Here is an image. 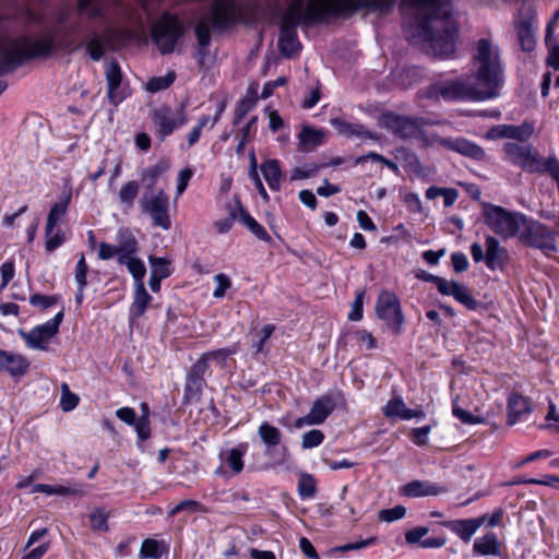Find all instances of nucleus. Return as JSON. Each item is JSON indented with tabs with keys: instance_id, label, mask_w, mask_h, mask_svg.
<instances>
[{
	"instance_id": "38",
	"label": "nucleus",
	"mask_w": 559,
	"mask_h": 559,
	"mask_svg": "<svg viewBox=\"0 0 559 559\" xmlns=\"http://www.w3.org/2000/svg\"><path fill=\"white\" fill-rule=\"evenodd\" d=\"M140 182L136 180H130L123 183L118 192V199L124 210L133 207L134 202L140 193Z\"/></svg>"
},
{
	"instance_id": "27",
	"label": "nucleus",
	"mask_w": 559,
	"mask_h": 559,
	"mask_svg": "<svg viewBox=\"0 0 559 559\" xmlns=\"http://www.w3.org/2000/svg\"><path fill=\"white\" fill-rule=\"evenodd\" d=\"M151 301L152 296L147 293L144 283H135L133 301L129 311L130 320L135 321L141 318L145 313Z\"/></svg>"
},
{
	"instance_id": "51",
	"label": "nucleus",
	"mask_w": 559,
	"mask_h": 559,
	"mask_svg": "<svg viewBox=\"0 0 559 559\" xmlns=\"http://www.w3.org/2000/svg\"><path fill=\"white\" fill-rule=\"evenodd\" d=\"M416 277L421 280V281H424V282H428V283L435 284L437 286V288H438V292L441 295L448 293V283H449V281H447L443 277L430 274V273H428L426 271H423V270L417 273Z\"/></svg>"
},
{
	"instance_id": "62",
	"label": "nucleus",
	"mask_w": 559,
	"mask_h": 559,
	"mask_svg": "<svg viewBox=\"0 0 559 559\" xmlns=\"http://www.w3.org/2000/svg\"><path fill=\"white\" fill-rule=\"evenodd\" d=\"M202 504L195 500H183L169 511V516H174L181 511L189 510L191 512L200 511Z\"/></svg>"
},
{
	"instance_id": "58",
	"label": "nucleus",
	"mask_w": 559,
	"mask_h": 559,
	"mask_svg": "<svg viewBox=\"0 0 559 559\" xmlns=\"http://www.w3.org/2000/svg\"><path fill=\"white\" fill-rule=\"evenodd\" d=\"M45 248L47 251L52 252L64 242V234L59 229L56 233L46 234Z\"/></svg>"
},
{
	"instance_id": "6",
	"label": "nucleus",
	"mask_w": 559,
	"mask_h": 559,
	"mask_svg": "<svg viewBox=\"0 0 559 559\" xmlns=\"http://www.w3.org/2000/svg\"><path fill=\"white\" fill-rule=\"evenodd\" d=\"M241 13L236 0H213L210 12L200 19L194 27L198 40L195 58L199 67L204 66V59L210 53L211 26L216 32H223L236 24Z\"/></svg>"
},
{
	"instance_id": "34",
	"label": "nucleus",
	"mask_w": 559,
	"mask_h": 559,
	"mask_svg": "<svg viewBox=\"0 0 559 559\" xmlns=\"http://www.w3.org/2000/svg\"><path fill=\"white\" fill-rule=\"evenodd\" d=\"M260 169L269 187L274 191H278L282 178L280 162L277 159H267L262 163Z\"/></svg>"
},
{
	"instance_id": "64",
	"label": "nucleus",
	"mask_w": 559,
	"mask_h": 559,
	"mask_svg": "<svg viewBox=\"0 0 559 559\" xmlns=\"http://www.w3.org/2000/svg\"><path fill=\"white\" fill-rule=\"evenodd\" d=\"M453 415L456 418H459L463 424H479V423L484 421L483 418L477 417V416L471 414L469 412H467L461 407H457V406L453 407Z\"/></svg>"
},
{
	"instance_id": "24",
	"label": "nucleus",
	"mask_w": 559,
	"mask_h": 559,
	"mask_svg": "<svg viewBox=\"0 0 559 559\" xmlns=\"http://www.w3.org/2000/svg\"><path fill=\"white\" fill-rule=\"evenodd\" d=\"M486 246V257L485 264L491 270H502L508 260V251L503 247L500 246L499 240L493 236H486L485 238Z\"/></svg>"
},
{
	"instance_id": "22",
	"label": "nucleus",
	"mask_w": 559,
	"mask_h": 559,
	"mask_svg": "<svg viewBox=\"0 0 559 559\" xmlns=\"http://www.w3.org/2000/svg\"><path fill=\"white\" fill-rule=\"evenodd\" d=\"M105 74L108 84V100L111 105L118 106L127 97V94L120 88L122 72L119 63L116 60H111L106 67Z\"/></svg>"
},
{
	"instance_id": "31",
	"label": "nucleus",
	"mask_w": 559,
	"mask_h": 559,
	"mask_svg": "<svg viewBox=\"0 0 559 559\" xmlns=\"http://www.w3.org/2000/svg\"><path fill=\"white\" fill-rule=\"evenodd\" d=\"M236 210L239 214V221L259 239L262 241H271V236L265 228L259 224L242 206L239 197H236Z\"/></svg>"
},
{
	"instance_id": "29",
	"label": "nucleus",
	"mask_w": 559,
	"mask_h": 559,
	"mask_svg": "<svg viewBox=\"0 0 559 559\" xmlns=\"http://www.w3.org/2000/svg\"><path fill=\"white\" fill-rule=\"evenodd\" d=\"M444 296H453V298L465 306L468 310H477L480 302L477 301L471 294L468 288L459 282L451 281L448 283V293Z\"/></svg>"
},
{
	"instance_id": "52",
	"label": "nucleus",
	"mask_w": 559,
	"mask_h": 559,
	"mask_svg": "<svg viewBox=\"0 0 559 559\" xmlns=\"http://www.w3.org/2000/svg\"><path fill=\"white\" fill-rule=\"evenodd\" d=\"M406 514V508L403 506H395L391 509H383L379 511L378 519L383 522H393L401 520Z\"/></svg>"
},
{
	"instance_id": "61",
	"label": "nucleus",
	"mask_w": 559,
	"mask_h": 559,
	"mask_svg": "<svg viewBox=\"0 0 559 559\" xmlns=\"http://www.w3.org/2000/svg\"><path fill=\"white\" fill-rule=\"evenodd\" d=\"M136 435L141 441H145L151 436V426L150 419L146 415H141V417L134 424Z\"/></svg>"
},
{
	"instance_id": "18",
	"label": "nucleus",
	"mask_w": 559,
	"mask_h": 559,
	"mask_svg": "<svg viewBox=\"0 0 559 559\" xmlns=\"http://www.w3.org/2000/svg\"><path fill=\"white\" fill-rule=\"evenodd\" d=\"M340 400H343V394L340 390H331L319 396L314 400L310 408V419H312L316 425L323 424L333 413L336 402Z\"/></svg>"
},
{
	"instance_id": "63",
	"label": "nucleus",
	"mask_w": 559,
	"mask_h": 559,
	"mask_svg": "<svg viewBox=\"0 0 559 559\" xmlns=\"http://www.w3.org/2000/svg\"><path fill=\"white\" fill-rule=\"evenodd\" d=\"M0 272H1L0 290H3L8 286L10 281L13 278V276H14V263H13V261L4 262L1 265V267H0Z\"/></svg>"
},
{
	"instance_id": "53",
	"label": "nucleus",
	"mask_w": 559,
	"mask_h": 559,
	"mask_svg": "<svg viewBox=\"0 0 559 559\" xmlns=\"http://www.w3.org/2000/svg\"><path fill=\"white\" fill-rule=\"evenodd\" d=\"M324 440V433L319 429H312L304 433L301 445L304 449H311L320 445Z\"/></svg>"
},
{
	"instance_id": "19",
	"label": "nucleus",
	"mask_w": 559,
	"mask_h": 559,
	"mask_svg": "<svg viewBox=\"0 0 559 559\" xmlns=\"http://www.w3.org/2000/svg\"><path fill=\"white\" fill-rule=\"evenodd\" d=\"M534 132L532 123L524 122L521 126L499 124L490 128L486 133V139H513L518 141H526Z\"/></svg>"
},
{
	"instance_id": "32",
	"label": "nucleus",
	"mask_w": 559,
	"mask_h": 559,
	"mask_svg": "<svg viewBox=\"0 0 559 559\" xmlns=\"http://www.w3.org/2000/svg\"><path fill=\"white\" fill-rule=\"evenodd\" d=\"M324 138L325 134L322 130L304 126L298 134L299 150L304 152H311L323 144Z\"/></svg>"
},
{
	"instance_id": "49",
	"label": "nucleus",
	"mask_w": 559,
	"mask_h": 559,
	"mask_svg": "<svg viewBox=\"0 0 559 559\" xmlns=\"http://www.w3.org/2000/svg\"><path fill=\"white\" fill-rule=\"evenodd\" d=\"M79 396L74 393H72L69 389V385L67 383H63L61 385V399H60V406L62 411L70 412L76 407L79 404Z\"/></svg>"
},
{
	"instance_id": "46",
	"label": "nucleus",
	"mask_w": 559,
	"mask_h": 559,
	"mask_svg": "<svg viewBox=\"0 0 559 559\" xmlns=\"http://www.w3.org/2000/svg\"><path fill=\"white\" fill-rule=\"evenodd\" d=\"M317 492L316 480L312 475L302 473L298 481V495L302 498H312Z\"/></svg>"
},
{
	"instance_id": "36",
	"label": "nucleus",
	"mask_w": 559,
	"mask_h": 559,
	"mask_svg": "<svg viewBox=\"0 0 559 559\" xmlns=\"http://www.w3.org/2000/svg\"><path fill=\"white\" fill-rule=\"evenodd\" d=\"M473 549L475 552L483 556L500 555V546L495 533H487L481 538L476 539Z\"/></svg>"
},
{
	"instance_id": "26",
	"label": "nucleus",
	"mask_w": 559,
	"mask_h": 559,
	"mask_svg": "<svg viewBox=\"0 0 559 559\" xmlns=\"http://www.w3.org/2000/svg\"><path fill=\"white\" fill-rule=\"evenodd\" d=\"M428 532V527L416 526L405 533V542L409 545L419 543L421 548H440L445 545L447 538L442 536L423 539Z\"/></svg>"
},
{
	"instance_id": "3",
	"label": "nucleus",
	"mask_w": 559,
	"mask_h": 559,
	"mask_svg": "<svg viewBox=\"0 0 559 559\" xmlns=\"http://www.w3.org/2000/svg\"><path fill=\"white\" fill-rule=\"evenodd\" d=\"M402 5L415 11L417 35L435 56L449 58L454 55L459 26L452 19L449 0H402Z\"/></svg>"
},
{
	"instance_id": "15",
	"label": "nucleus",
	"mask_w": 559,
	"mask_h": 559,
	"mask_svg": "<svg viewBox=\"0 0 559 559\" xmlns=\"http://www.w3.org/2000/svg\"><path fill=\"white\" fill-rule=\"evenodd\" d=\"M153 121L162 140L169 136L177 128L187 122L186 104L182 103L173 110L168 106H162L154 110Z\"/></svg>"
},
{
	"instance_id": "55",
	"label": "nucleus",
	"mask_w": 559,
	"mask_h": 559,
	"mask_svg": "<svg viewBox=\"0 0 559 559\" xmlns=\"http://www.w3.org/2000/svg\"><path fill=\"white\" fill-rule=\"evenodd\" d=\"M59 301V296L57 295H40L34 294L29 298V302L34 307H39L43 310L48 309L55 306Z\"/></svg>"
},
{
	"instance_id": "35",
	"label": "nucleus",
	"mask_w": 559,
	"mask_h": 559,
	"mask_svg": "<svg viewBox=\"0 0 559 559\" xmlns=\"http://www.w3.org/2000/svg\"><path fill=\"white\" fill-rule=\"evenodd\" d=\"M71 192L69 191L59 202L51 206L47 215L46 234L52 233L59 222V218L67 213L68 206L71 202Z\"/></svg>"
},
{
	"instance_id": "47",
	"label": "nucleus",
	"mask_w": 559,
	"mask_h": 559,
	"mask_svg": "<svg viewBox=\"0 0 559 559\" xmlns=\"http://www.w3.org/2000/svg\"><path fill=\"white\" fill-rule=\"evenodd\" d=\"M229 215L223 219L214 223V227L217 233L224 234L230 230L235 219H239L238 211L236 210V197L234 198V205H228Z\"/></svg>"
},
{
	"instance_id": "30",
	"label": "nucleus",
	"mask_w": 559,
	"mask_h": 559,
	"mask_svg": "<svg viewBox=\"0 0 559 559\" xmlns=\"http://www.w3.org/2000/svg\"><path fill=\"white\" fill-rule=\"evenodd\" d=\"M383 414L388 418L399 417L404 420H409L412 418L421 416L423 412L407 408L401 397H395L388 401L383 408Z\"/></svg>"
},
{
	"instance_id": "20",
	"label": "nucleus",
	"mask_w": 559,
	"mask_h": 559,
	"mask_svg": "<svg viewBox=\"0 0 559 559\" xmlns=\"http://www.w3.org/2000/svg\"><path fill=\"white\" fill-rule=\"evenodd\" d=\"M445 492H448V488L445 486L419 479L412 480L399 488V493L407 498L439 496Z\"/></svg>"
},
{
	"instance_id": "43",
	"label": "nucleus",
	"mask_w": 559,
	"mask_h": 559,
	"mask_svg": "<svg viewBox=\"0 0 559 559\" xmlns=\"http://www.w3.org/2000/svg\"><path fill=\"white\" fill-rule=\"evenodd\" d=\"M247 450V444H239L237 448H233L226 457L227 465L231 468L235 474H239L243 469L242 456Z\"/></svg>"
},
{
	"instance_id": "2",
	"label": "nucleus",
	"mask_w": 559,
	"mask_h": 559,
	"mask_svg": "<svg viewBox=\"0 0 559 559\" xmlns=\"http://www.w3.org/2000/svg\"><path fill=\"white\" fill-rule=\"evenodd\" d=\"M502 81L499 50L489 39L481 38L476 44L467 79L460 76L433 82L425 88L424 95L437 102H483L497 97Z\"/></svg>"
},
{
	"instance_id": "23",
	"label": "nucleus",
	"mask_w": 559,
	"mask_h": 559,
	"mask_svg": "<svg viewBox=\"0 0 559 559\" xmlns=\"http://www.w3.org/2000/svg\"><path fill=\"white\" fill-rule=\"evenodd\" d=\"M29 365L23 355L0 348V372H8L14 378L23 377L28 371Z\"/></svg>"
},
{
	"instance_id": "59",
	"label": "nucleus",
	"mask_w": 559,
	"mask_h": 559,
	"mask_svg": "<svg viewBox=\"0 0 559 559\" xmlns=\"http://www.w3.org/2000/svg\"><path fill=\"white\" fill-rule=\"evenodd\" d=\"M365 290L357 292L355 300L352 305V310L348 313L350 321H359L362 318V304Z\"/></svg>"
},
{
	"instance_id": "11",
	"label": "nucleus",
	"mask_w": 559,
	"mask_h": 559,
	"mask_svg": "<svg viewBox=\"0 0 559 559\" xmlns=\"http://www.w3.org/2000/svg\"><path fill=\"white\" fill-rule=\"evenodd\" d=\"M139 204L142 212L151 217L154 226L160 227L163 230L171 228L169 197L163 189L154 192L146 191L140 198Z\"/></svg>"
},
{
	"instance_id": "25",
	"label": "nucleus",
	"mask_w": 559,
	"mask_h": 559,
	"mask_svg": "<svg viewBox=\"0 0 559 559\" xmlns=\"http://www.w3.org/2000/svg\"><path fill=\"white\" fill-rule=\"evenodd\" d=\"M17 333L24 340L27 347L39 350H47L49 341L56 336L45 323L35 326L28 332L20 329Z\"/></svg>"
},
{
	"instance_id": "7",
	"label": "nucleus",
	"mask_w": 559,
	"mask_h": 559,
	"mask_svg": "<svg viewBox=\"0 0 559 559\" xmlns=\"http://www.w3.org/2000/svg\"><path fill=\"white\" fill-rule=\"evenodd\" d=\"M483 217L484 223L498 235L502 240L514 237L519 238L522 225L525 222V214L515 211H509L500 205L484 202Z\"/></svg>"
},
{
	"instance_id": "44",
	"label": "nucleus",
	"mask_w": 559,
	"mask_h": 559,
	"mask_svg": "<svg viewBox=\"0 0 559 559\" xmlns=\"http://www.w3.org/2000/svg\"><path fill=\"white\" fill-rule=\"evenodd\" d=\"M151 265V273L158 276L159 278H166L170 276V261L166 258L153 257L148 258Z\"/></svg>"
},
{
	"instance_id": "45",
	"label": "nucleus",
	"mask_w": 559,
	"mask_h": 559,
	"mask_svg": "<svg viewBox=\"0 0 559 559\" xmlns=\"http://www.w3.org/2000/svg\"><path fill=\"white\" fill-rule=\"evenodd\" d=\"M176 79L175 72L170 71L164 76H155L148 80L146 83V90L151 93H156L168 88Z\"/></svg>"
},
{
	"instance_id": "17",
	"label": "nucleus",
	"mask_w": 559,
	"mask_h": 559,
	"mask_svg": "<svg viewBox=\"0 0 559 559\" xmlns=\"http://www.w3.org/2000/svg\"><path fill=\"white\" fill-rule=\"evenodd\" d=\"M442 147L459 153L473 160H485L486 153L481 146L465 138H439L437 141Z\"/></svg>"
},
{
	"instance_id": "21",
	"label": "nucleus",
	"mask_w": 559,
	"mask_h": 559,
	"mask_svg": "<svg viewBox=\"0 0 559 559\" xmlns=\"http://www.w3.org/2000/svg\"><path fill=\"white\" fill-rule=\"evenodd\" d=\"M486 520L487 514H483L474 519L442 521L439 524L449 528L464 543H468L477 530L485 524Z\"/></svg>"
},
{
	"instance_id": "1",
	"label": "nucleus",
	"mask_w": 559,
	"mask_h": 559,
	"mask_svg": "<svg viewBox=\"0 0 559 559\" xmlns=\"http://www.w3.org/2000/svg\"><path fill=\"white\" fill-rule=\"evenodd\" d=\"M114 0H76L71 19L70 11L58 19L55 35L62 49L74 52L82 47L93 61H99L106 48L117 49L123 33L109 23V7Z\"/></svg>"
},
{
	"instance_id": "14",
	"label": "nucleus",
	"mask_w": 559,
	"mask_h": 559,
	"mask_svg": "<svg viewBox=\"0 0 559 559\" xmlns=\"http://www.w3.org/2000/svg\"><path fill=\"white\" fill-rule=\"evenodd\" d=\"M379 124L397 138L413 139L420 132L423 119L386 111L380 116Z\"/></svg>"
},
{
	"instance_id": "9",
	"label": "nucleus",
	"mask_w": 559,
	"mask_h": 559,
	"mask_svg": "<svg viewBox=\"0 0 559 559\" xmlns=\"http://www.w3.org/2000/svg\"><path fill=\"white\" fill-rule=\"evenodd\" d=\"M519 240L532 248L539 249L544 253L557 251L556 233L545 224L525 216Z\"/></svg>"
},
{
	"instance_id": "8",
	"label": "nucleus",
	"mask_w": 559,
	"mask_h": 559,
	"mask_svg": "<svg viewBox=\"0 0 559 559\" xmlns=\"http://www.w3.org/2000/svg\"><path fill=\"white\" fill-rule=\"evenodd\" d=\"M335 17H348L361 10L368 12L389 13L396 0H317Z\"/></svg>"
},
{
	"instance_id": "56",
	"label": "nucleus",
	"mask_w": 559,
	"mask_h": 559,
	"mask_svg": "<svg viewBox=\"0 0 559 559\" xmlns=\"http://www.w3.org/2000/svg\"><path fill=\"white\" fill-rule=\"evenodd\" d=\"M320 166L316 164H307L304 167H295L290 174V180H300L313 177L319 171Z\"/></svg>"
},
{
	"instance_id": "5",
	"label": "nucleus",
	"mask_w": 559,
	"mask_h": 559,
	"mask_svg": "<svg viewBox=\"0 0 559 559\" xmlns=\"http://www.w3.org/2000/svg\"><path fill=\"white\" fill-rule=\"evenodd\" d=\"M10 23V20L0 17V78L29 60L49 55L53 47L52 38L33 40L27 35L12 37Z\"/></svg>"
},
{
	"instance_id": "13",
	"label": "nucleus",
	"mask_w": 559,
	"mask_h": 559,
	"mask_svg": "<svg viewBox=\"0 0 559 559\" xmlns=\"http://www.w3.org/2000/svg\"><path fill=\"white\" fill-rule=\"evenodd\" d=\"M376 312L393 334L400 335L403 332L404 314L400 300L394 293L383 290L379 294Z\"/></svg>"
},
{
	"instance_id": "48",
	"label": "nucleus",
	"mask_w": 559,
	"mask_h": 559,
	"mask_svg": "<svg viewBox=\"0 0 559 559\" xmlns=\"http://www.w3.org/2000/svg\"><path fill=\"white\" fill-rule=\"evenodd\" d=\"M91 527L94 531H108V513L104 509H96L90 514Z\"/></svg>"
},
{
	"instance_id": "50",
	"label": "nucleus",
	"mask_w": 559,
	"mask_h": 559,
	"mask_svg": "<svg viewBox=\"0 0 559 559\" xmlns=\"http://www.w3.org/2000/svg\"><path fill=\"white\" fill-rule=\"evenodd\" d=\"M237 347H226V348H219L216 350H211L207 353H204L200 359H205V362L209 364L210 360H216L218 362H224L229 356L236 354Z\"/></svg>"
},
{
	"instance_id": "10",
	"label": "nucleus",
	"mask_w": 559,
	"mask_h": 559,
	"mask_svg": "<svg viewBox=\"0 0 559 559\" xmlns=\"http://www.w3.org/2000/svg\"><path fill=\"white\" fill-rule=\"evenodd\" d=\"M182 35L181 23L170 13H165L152 27V39L163 55L171 53Z\"/></svg>"
},
{
	"instance_id": "12",
	"label": "nucleus",
	"mask_w": 559,
	"mask_h": 559,
	"mask_svg": "<svg viewBox=\"0 0 559 559\" xmlns=\"http://www.w3.org/2000/svg\"><path fill=\"white\" fill-rule=\"evenodd\" d=\"M503 152L510 163L531 174H545L547 166V158L543 159L542 156L533 150L531 144L520 145L514 142H507L503 145Z\"/></svg>"
},
{
	"instance_id": "37",
	"label": "nucleus",
	"mask_w": 559,
	"mask_h": 559,
	"mask_svg": "<svg viewBox=\"0 0 559 559\" xmlns=\"http://www.w3.org/2000/svg\"><path fill=\"white\" fill-rule=\"evenodd\" d=\"M257 102V90L253 87H249L248 95L237 102L233 123L239 124L240 121L245 118V116L255 107Z\"/></svg>"
},
{
	"instance_id": "54",
	"label": "nucleus",
	"mask_w": 559,
	"mask_h": 559,
	"mask_svg": "<svg viewBox=\"0 0 559 559\" xmlns=\"http://www.w3.org/2000/svg\"><path fill=\"white\" fill-rule=\"evenodd\" d=\"M140 557L154 559L159 558V543L152 538L144 539L140 549Z\"/></svg>"
},
{
	"instance_id": "4",
	"label": "nucleus",
	"mask_w": 559,
	"mask_h": 559,
	"mask_svg": "<svg viewBox=\"0 0 559 559\" xmlns=\"http://www.w3.org/2000/svg\"><path fill=\"white\" fill-rule=\"evenodd\" d=\"M334 14L317 0H293L280 23V37L277 46L280 53L285 58L295 57L302 48L298 35V26L323 24Z\"/></svg>"
},
{
	"instance_id": "33",
	"label": "nucleus",
	"mask_w": 559,
	"mask_h": 559,
	"mask_svg": "<svg viewBox=\"0 0 559 559\" xmlns=\"http://www.w3.org/2000/svg\"><path fill=\"white\" fill-rule=\"evenodd\" d=\"M516 31L521 49L525 52L533 51L536 46L533 21L528 19L521 21L516 26Z\"/></svg>"
},
{
	"instance_id": "42",
	"label": "nucleus",
	"mask_w": 559,
	"mask_h": 559,
	"mask_svg": "<svg viewBox=\"0 0 559 559\" xmlns=\"http://www.w3.org/2000/svg\"><path fill=\"white\" fill-rule=\"evenodd\" d=\"M118 263L121 265H127L129 272L132 274L135 283L143 282V277L145 276L146 269L143 262L134 257H129L127 259L118 258Z\"/></svg>"
},
{
	"instance_id": "28",
	"label": "nucleus",
	"mask_w": 559,
	"mask_h": 559,
	"mask_svg": "<svg viewBox=\"0 0 559 559\" xmlns=\"http://www.w3.org/2000/svg\"><path fill=\"white\" fill-rule=\"evenodd\" d=\"M531 412L530 403L522 394L512 392L508 397V424L514 425L522 415Z\"/></svg>"
},
{
	"instance_id": "39",
	"label": "nucleus",
	"mask_w": 559,
	"mask_h": 559,
	"mask_svg": "<svg viewBox=\"0 0 559 559\" xmlns=\"http://www.w3.org/2000/svg\"><path fill=\"white\" fill-rule=\"evenodd\" d=\"M258 433L262 442L270 449L277 447L282 441V432L275 426H272L267 421L260 425Z\"/></svg>"
},
{
	"instance_id": "40",
	"label": "nucleus",
	"mask_w": 559,
	"mask_h": 559,
	"mask_svg": "<svg viewBox=\"0 0 559 559\" xmlns=\"http://www.w3.org/2000/svg\"><path fill=\"white\" fill-rule=\"evenodd\" d=\"M169 168V163L165 159L159 160L155 165L142 170L141 177L144 182H147V189H152L158 178Z\"/></svg>"
},
{
	"instance_id": "16",
	"label": "nucleus",
	"mask_w": 559,
	"mask_h": 559,
	"mask_svg": "<svg viewBox=\"0 0 559 559\" xmlns=\"http://www.w3.org/2000/svg\"><path fill=\"white\" fill-rule=\"evenodd\" d=\"M209 369L205 359H198L190 368L186 377L182 403L185 405L198 402L201 399L205 385L204 374Z\"/></svg>"
},
{
	"instance_id": "60",
	"label": "nucleus",
	"mask_w": 559,
	"mask_h": 559,
	"mask_svg": "<svg viewBox=\"0 0 559 559\" xmlns=\"http://www.w3.org/2000/svg\"><path fill=\"white\" fill-rule=\"evenodd\" d=\"M88 266L85 262V258L82 254L80 260L76 263L75 267V282L80 288H85L87 285L86 275H87Z\"/></svg>"
},
{
	"instance_id": "57",
	"label": "nucleus",
	"mask_w": 559,
	"mask_h": 559,
	"mask_svg": "<svg viewBox=\"0 0 559 559\" xmlns=\"http://www.w3.org/2000/svg\"><path fill=\"white\" fill-rule=\"evenodd\" d=\"M347 136H357L360 139H368L377 141L379 140V135L367 130L361 123H350L347 132Z\"/></svg>"
},
{
	"instance_id": "41",
	"label": "nucleus",
	"mask_w": 559,
	"mask_h": 559,
	"mask_svg": "<svg viewBox=\"0 0 559 559\" xmlns=\"http://www.w3.org/2000/svg\"><path fill=\"white\" fill-rule=\"evenodd\" d=\"M119 258L127 259L132 257L138 250V240L129 230L119 234V245L117 246Z\"/></svg>"
}]
</instances>
